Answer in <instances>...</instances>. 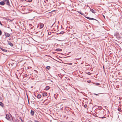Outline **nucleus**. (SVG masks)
I'll return each mask as SVG.
<instances>
[{
  "label": "nucleus",
  "instance_id": "nucleus-1",
  "mask_svg": "<svg viewBox=\"0 0 122 122\" xmlns=\"http://www.w3.org/2000/svg\"><path fill=\"white\" fill-rule=\"evenodd\" d=\"M11 116V115L10 114L9 115L8 114H7L6 115V117L5 118H6V119L8 120H10V117L9 116Z\"/></svg>",
  "mask_w": 122,
  "mask_h": 122
},
{
  "label": "nucleus",
  "instance_id": "nucleus-2",
  "mask_svg": "<svg viewBox=\"0 0 122 122\" xmlns=\"http://www.w3.org/2000/svg\"><path fill=\"white\" fill-rule=\"evenodd\" d=\"M4 1L5 2V3H6L7 5H10L9 0H4Z\"/></svg>",
  "mask_w": 122,
  "mask_h": 122
},
{
  "label": "nucleus",
  "instance_id": "nucleus-3",
  "mask_svg": "<svg viewBox=\"0 0 122 122\" xmlns=\"http://www.w3.org/2000/svg\"><path fill=\"white\" fill-rule=\"evenodd\" d=\"M85 17L89 20H94L98 21L97 20L92 18H90L88 17L85 16Z\"/></svg>",
  "mask_w": 122,
  "mask_h": 122
},
{
  "label": "nucleus",
  "instance_id": "nucleus-4",
  "mask_svg": "<svg viewBox=\"0 0 122 122\" xmlns=\"http://www.w3.org/2000/svg\"><path fill=\"white\" fill-rule=\"evenodd\" d=\"M5 3L4 0L0 2V5H5Z\"/></svg>",
  "mask_w": 122,
  "mask_h": 122
},
{
  "label": "nucleus",
  "instance_id": "nucleus-5",
  "mask_svg": "<svg viewBox=\"0 0 122 122\" xmlns=\"http://www.w3.org/2000/svg\"><path fill=\"white\" fill-rule=\"evenodd\" d=\"M5 35L6 37H9L10 36V35L7 33H5Z\"/></svg>",
  "mask_w": 122,
  "mask_h": 122
},
{
  "label": "nucleus",
  "instance_id": "nucleus-6",
  "mask_svg": "<svg viewBox=\"0 0 122 122\" xmlns=\"http://www.w3.org/2000/svg\"><path fill=\"white\" fill-rule=\"evenodd\" d=\"M44 24H43L41 23H40V29H41L44 26Z\"/></svg>",
  "mask_w": 122,
  "mask_h": 122
},
{
  "label": "nucleus",
  "instance_id": "nucleus-7",
  "mask_svg": "<svg viewBox=\"0 0 122 122\" xmlns=\"http://www.w3.org/2000/svg\"><path fill=\"white\" fill-rule=\"evenodd\" d=\"M34 113V112L32 110H31L30 112V114L31 116H33Z\"/></svg>",
  "mask_w": 122,
  "mask_h": 122
},
{
  "label": "nucleus",
  "instance_id": "nucleus-8",
  "mask_svg": "<svg viewBox=\"0 0 122 122\" xmlns=\"http://www.w3.org/2000/svg\"><path fill=\"white\" fill-rule=\"evenodd\" d=\"M0 105L3 107H4V104L1 102H0Z\"/></svg>",
  "mask_w": 122,
  "mask_h": 122
},
{
  "label": "nucleus",
  "instance_id": "nucleus-9",
  "mask_svg": "<svg viewBox=\"0 0 122 122\" xmlns=\"http://www.w3.org/2000/svg\"><path fill=\"white\" fill-rule=\"evenodd\" d=\"M8 44L10 45L11 46H13V44L10 41H8Z\"/></svg>",
  "mask_w": 122,
  "mask_h": 122
},
{
  "label": "nucleus",
  "instance_id": "nucleus-10",
  "mask_svg": "<svg viewBox=\"0 0 122 122\" xmlns=\"http://www.w3.org/2000/svg\"><path fill=\"white\" fill-rule=\"evenodd\" d=\"M90 11H91V12H92L93 13H95L96 12L95 10L92 9H90Z\"/></svg>",
  "mask_w": 122,
  "mask_h": 122
},
{
  "label": "nucleus",
  "instance_id": "nucleus-11",
  "mask_svg": "<svg viewBox=\"0 0 122 122\" xmlns=\"http://www.w3.org/2000/svg\"><path fill=\"white\" fill-rule=\"evenodd\" d=\"M50 88V87L49 86H46L44 90H49Z\"/></svg>",
  "mask_w": 122,
  "mask_h": 122
},
{
  "label": "nucleus",
  "instance_id": "nucleus-12",
  "mask_svg": "<svg viewBox=\"0 0 122 122\" xmlns=\"http://www.w3.org/2000/svg\"><path fill=\"white\" fill-rule=\"evenodd\" d=\"M41 97V95L38 94L37 96V97L38 99H39Z\"/></svg>",
  "mask_w": 122,
  "mask_h": 122
},
{
  "label": "nucleus",
  "instance_id": "nucleus-13",
  "mask_svg": "<svg viewBox=\"0 0 122 122\" xmlns=\"http://www.w3.org/2000/svg\"><path fill=\"white\" fill-rule=\"evenodd\" d=\"M56 51H62V50L60 49H56Z\"/></svg>",
  "mask_w": 122,
  "mask_h": 122
},
{
  "label": "nucleus",
  "instance_id": "nucleus-14",
  "mask_svg": "<svg viewBox=\"0 0 122 122\" xmlns=\"http://www.w3.org/2000/svg\"><path fill=\"white\" fill-rule=\"evenodd\" d=\"M43 96H47V94L46 93H45L43 94Z\"/></svg>",
  "mask_w": 122,
  "mask_h": 122
},
{
  "label": "nucleus",
  "instance_id": "nucleus-15",
  "mask_svg": "<svg viewBox=\"0 0 122 122\" xmlns=\"http://www.w3.org/2000/svg\"><path fill=\"white\" fill-rule=\"evenodd\" d=\"M80 14H81L82 15H84V14L81 12L80 11H77Z\"/></svg>",
  "mask_w": 122,
  "mask_h": 122
},
{
  "label": "nucleus",
  "instance_id": "nucleus-16",
  "mask_svg": "<svg viewBox=\"0 0 122 122\" xmlns=\"http://www.w3.org/2000/svg\"><path fill=\"white\" fill-rule=\"evenodd\" d=\"M32 0H25V1L28 2H30L32 1Z\"/></svg>",
  "mask_w": 122,
  "mask_h": 122
},
{
  "label": "nucleus",
  "instance_id": "nucleus-17",
  "mask_svg": "<svg viewBox=\"0 0 122 122\" xmlns=\"http://www.w3.org/2000/svg\"><path fill=\"white\" fill-rule=\"evenodd\" d=\"M2 51L5 52H6L7 51V50L5 49H2Z\"/></svg>",
  "mask_w": 122,
  "mask_h": 122
},
{
  "label": "nucleus",
  "instance_id": "nucleus-18",
  "mask_svg": "<svg viewBox=\"0 0 122 122\" xmlns=\"http://www.w3.org/2000/svg\"><path fill=\"white\" fill-rule=\"evenodd\" d=\"M46 68L47 69L49 70L50 68V66H48L46 67Z\"/></svg>",
  "mask_w": 122,
  "mask_h": 122
},
{
  "label": "nucleus",
  "instance_id": "nucleus-19",
  "mask_svg": "<svg viewBox=\"0 0 122 122\" xmlns=\"http://www.w3.org/2000/svg\"><path fill=\"white\" fill-rule=\"evenodd\" d=\"M84 107L86 108L87 107V106L86 104H85L84 106Z\"/></svg>",
  "mask_w": 122,
  "mask_h": 122
},
{
  "label": "nucleus",
  "instance_id": "nucleus-20",
  "mask_svg": "<svg viewBox=\"0 0 122 122\" xmlns=\"http://www.w3.org/2000/svg\"><path fill=\"white\" fill-rule=\"evenodd\" d=\"M117 109L118 111H121V108H120V107H118V108Z\"/></svg>",
  "mask_w": 122,
  "mask_h": 122
},
{
  "label": "nucleus",
  "instance_id": "nucleus-21",
  "mask_svg": "<svg viewBox=\"0 0 122 122\" xmlns=\"http://www.w3.org/2000/svg\"><path fill=\"white\" fill-rule=\"evenodd\" d=\"M81 57H80L79 58H76L75 59V60H79V59H81Z\"/></svg>",
  "mask_w": 122,
  "mask_h": 122
},
{
  "label": "nucleus",
  "instance_id": "nucleus-22",
  "mask_svg": "<svg viewBox=\"0 0 122 122\" xmlns=\"http://www.w3.org/2000/svg\"><path fill=\"white\" fill-rule=\"evenodd\" d=\"M2 34V32L0 30V36H1V35Z\"/></svg>",
  "mask_w": 122,
  "mask_h": 122
},
{
  "label": "nucleus",
  "instance_id": "nucleus-23",
  "mask_svg": "<svg viewBox=\"0 0 122 122\" xmlns=\"http://www.w3.org/2000/svg\"><path fill=\"white\" fill-rule=\"evenodd\" d=\"M65 32L64 31H61L60 33V34H63Z\"/></svg>",
  "mask_w": 122,
  "mask_h": 122
},
{
  "label": "nucleus",
  "instance_id": "nucleus-24",
  "mask_svg": "<svg viewBox=\"0 0 122 122\" xmlns=\"http://www.w3.org/2000/svg\"><path fill=\"white\" fill-rule=\"evenodd\" d=\"M105 117H99V118H102V119H103V118H105Z\"/></svg>",
  "mask_w": 122,
  "mask_h": 122
},
{
  "label": "nucleus",
  "instance_id": "nucleus-25",
  "mask_svg": "<svg viewBox=\"0 0 122 122\" xmlns=\"http://www.w3.org/2000/svg\"><path fill=\"white\" fill-rule=\"evenodd\" d=\"M87 74L89 75H90L91 74V73L90 72H88Z\"/></svg>",
  "mask_w": 122,
  "mask_h": 122
},
{
  "label": "nucleus",
  "instance_id": "nucleus-26",
  "mask_svg": "<svg viewBox=\"0 0 122 122\" xmlns=\"http://www.w3.org/2000/svg\"><path fill=\"white\" fill-rule=\"evenodd\" d=\"M94 95H96L97 96H98L99 95V94H96V93H94Z\"/></svg>",
  "mask_w": 122,
  "mask_h": 122
},
{
  "label": "nucleus",
  "instance_id": "nucleus-27",
  "mask_svg": "<svg viewBox=\"0 0 122 122\" xmlns=\"http://www.w3.org/2000/svg\"><path fill=\"white\" fill-rule=\"evenodd\" d=\"M34 122H39V121H36V120H35L34 121Z\"/></svg>",
  "mask_w": 122,
  "mask_h": 122
},
{
  "label": "nucleus",
  "instance_id": "nucleus-28",
  "mask_svg": "<svg viewBox=\"0 0 122 122\" xmlns=\"http://www.w3.org/2000/svg\"><path fill=\"white\" fill-rule=\"evenodd\" d=\"M19 119L20 120H21V121L22 122V121H23V120H22V119L20 117L19 118Z\"/></svg>",
  "mask_w": 122,
  "mask_h": 122
},
{
  "label": "nucleus",
  "instance_id": "nucleus-29",
  "mask_svg": "<svg viewBox=\"0 0 122 122\" xmlns=\"http://www.w3.org/2000/svg\"><path fill=\"white\" fill-rule=\"evenodd\" d=\"M96 84L97 85H99L100 84L98 83H96Z\"/></svg>",
  "mask_w": 122,
  "mask_h": 122
},
{
  "label": "nucleus",
  "instance_id": "nucleus-30",
  "mask_svg": "<svg viewBox=\"0 0 122 122\" xmlns=\"http://www.w3.org/2000/svg\"><path fill=\"white\" fill-rule=\"evenodd\" d=\"M51 32H48V34L49 35H51Z\"/></svg>",
  "mask_w": 122,
  "mask_h": 122
},
{
  "label": "nucleus",
  "instance_id": "nucleus-31",
  "mask_svg": "<svg viewBox=\"0 0 122 122\" xmlns=\"http://www.w3.org/2000/svg\"><path fill=\"white\" fill-rule=\"evenodd\" d=\"M0 25H3L1 23L0 21Z\"/></svg>",
  "mask_w": 122,
  "mask_h": 122
},
{
  "label": "nucleus",
  "instance_id": "nucleus-32",
  "mask_svg": "<svg viewBox=\"0 0 122 122\" xmlns=\"http://www.w3.org/2000/svg\"><path fill=\"white\" fill-rule=\"evenodd\" d=\"M87 81L88 83H90L91 82V81Z\"/></svg>",
  "mask_w": 122,
  "mask_h": 122
},
{
  "label": "nucleus",
  "instance_id": "nucleus-33",
  "mask_svg": "<svg viewBox=\"0 0 122 122\" xmlns=\"http://www.w3.org/2000/svg\"><path fill=\"white\" fill-rule=\"evenodd\" d=\"M29 25L30 26H31V25H32L31 24H29Z\"/></svg>",
  "mask_w": 122,
  "mask_h": 122
},
{
  "label": "nucleus",
  "instance_id": "nucleus-34",
  "mask_svg": "<svg viewBox=\"0 0 122 122\" xmlns=\"http://www.w3.org/2000/svg\"><path fill=\"white\" fill-rule=\"evenodd\" d=\"M69 65H71L72 64V63H69Z\"/></svg>",
  "mask_w": 122,
  "mask_h": 122
},
{
  "label": "nucleus",
  "instance_id": "nucleus-35",
  "mask_svg": "<svg viewBox=\"0 0 122 122\" xmlns=\"http://www.w3.org/2000/svg\"><path fill=\"white\" fill-rule=\"evenodd\" d=\"M28 122H32L31 121H29Z\"/></svg>",
  "mask_w": 122,
  "mask_h": 122
},
{
  "label": "nucleus",
  "instance_id": "nucleus-36",
  "mask_svg": "<svg viewBox=\"0 0 122 122\" xmlns=\"http://www.w3.org/2000/svg\"><path fill=\"white\" fill-rule=\"evenodd\" d=\"M120 112H122V110H121V111H120Z\"/></svg>",
  "mask_w": 122,
  "mask_h": 122
},
{
  "label": "nucleus",
  "instance_id": "nucleus-37",
  "mask_svg": "<svg viewBox=\"0 0 122 122\" xmlns=\"http://www.w3.org/2000/svg\"><path fill=\"white\" fill-rule=\"evenodd\" d=\"M61 75H59V76L60 77H61Z\"/></svg>",
  "mask_w": 122,
  "mask_h": 122
},
{
  "label": "nucleus",
  "instance_id": "nucleus-38",
  "mask_svg": "<svg viewBox=\"0 0 122 122\" xmlns=\"http://www.w3.org/2000/svg\"><path fill=\"white\" fill-rule=\"evenodd\" d=\"M28 103L29 104V102L28 100Z\"/></svg>",
  "mask_w": 122,
  "mask_h": 122
},
{
  "label": "nucleus",
  "instance_id": "nucleus-39",
  "mask_svg": "<svg viewBox=\"0 0 122 122\" xmlns=\"http://www.w3.org/2000/svg\"><path fill=\"white\" fill-rule=\"evenodd\" d=\"M0 49H1V50H2V49H3L2 48H0Z\"/></svg>",
  "mask_w": 122,
  "mask_h": 122
},
{
  "label": "nucleus",
  "instance_id": "nucleus-40",
  "mask_svg": "<svg viewBox=\"0 0 122 122\" xmlns=\"http://www.w3.org/2000/svg\"><path fill=\"white\" fill-rule=\"evenodd\" d=\"M27 76V74H26V76Z\"/></svg>",
  "mask_w": 122,
  "mask_h": 122
},
{
  "label": "nucleus",
  "instance_id": "nucleus-41",
  "mask_svg": "<svg viewBox=\"0 0 122 122\" xmlns=\"http://www.w3.org/2000/svg\"><path fill=\"white\" fill-rule=\"evenodd\" d=\"M44 2H46V1H44Z\"/></svg>",
  "mask_w": 122,
  "mask_h": 122
},
{
  "label": "nucleus",
  "instance_id": "nucleus-42",
  "mask_svg": "<svg viewBox=\"0 0 122 122\" xmlns=\"http://www.w3.org/2000/svg\"><path fill=\"white\" fill-rule=\"evenodd\" d=\"M30 28H31V29H32V28H31V27Z\"/></svg>",
  "mask_w": 122,
  "mask_h": 122
},
{
  "label": "nucleus",
  "instance_id": "nucleus-43",
  "mask_svg": "<svg viewBox=\"0 0 122 122\" xmlns=\"http://www.w3.org/2000/svg\"><path fill=\"white\" fill-rule=\"evenodd\" d=\"M104 18H105V17L104 16Z\"/></svg>",
  "mask_w": 122,
  "mask_h": 122
}]
</instances>
